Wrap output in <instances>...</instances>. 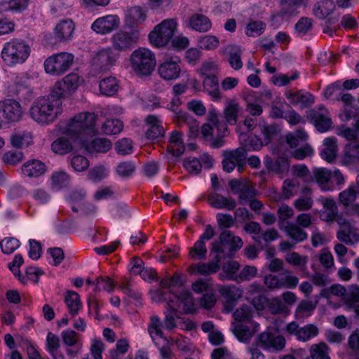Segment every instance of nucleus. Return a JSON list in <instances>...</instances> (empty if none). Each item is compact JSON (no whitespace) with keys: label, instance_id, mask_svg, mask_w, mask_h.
I'll return each mask as SVG.
<instances>
[{"label":"nucleus","instance_id":"1","mask_svg":"<svg viewBox=\"0 0 359 359\" xmlns=\"http://www.w3.org/2000/svg\"><path fill=\"white\" fill-rule=\"evenodd\" d=\"M239 105L233 102H229L224 110L225 122L221 121V116L215 109L210 110L208 115L209 123L201 127V135L205 140H209L210 146L219 149L224 145V137L227 135V123L236 124L240 112Z\"/></svg>","mask_w":359,"mask_h":359},{"label":"nucleus","instance_id":"2","mask_svg":"<svg viewBox=\"0 0 359 359\" xmlns=\"http://www.w3.org/2000/svg\"><path fill=\"white\" fill-rule=\"evenodd\" d=\"M156 294L158 295V301L167 302L168 308L165 312L164 325L168 330L176 327L175 321L178 317V313H191L195 310L191 294L188 291H184L179 295L170 293L166 297L160 289L157 290Z\"/></svg>","mask_w":359,"mask_h":359},{"label":"nucleus","instance_id":"3","mask_svg":"<svg viewBox=\"0 0 359 359\" xmlns=\"http://www.w3.org/2000/svg\"><path fill=\"white\" fill-rule=\"evenodd\" d=\"M62 100L52 90L46 95L35 100L29 109L32 119L41 124L54 121L62 111Z\"/></svg>","mask_w":359,"mask_h":359},{"label":"nucleus","instance_id":"4","mask_svg":"<svg viewBox=\"0 0 359 359\" xmlns=\"http://www.w3.org/2000/svg\"><path fill=\"white\" fill-rule=\"evenodd\" d=\"M97 115L82 112L75 115L67 124L65 133L72 138L79 140L82 144L97 133L95 123Z\"/></svg>","mask_w":359,"mask_h":359},{"label":"nucleus","instance_id":"5","mask_svg":"<svg viewBox=\"0 0 359 359\" xmlns=\"http://www.w3.org/2000/svg\"><path fill=\"white\" fill-rule=\"evenodd\" d=\"M29 45L24 40L13 39L6 42L1 50V58L9 66L22 64L29 57Z\"/></svg>","mask_w":359,"mask_h":359},{"label":"nucleus","instance_id":"6","mask_svg":"<svg viewBox=\"0 0 359 359\" xmlns=\"http://www.w3.org/2000/svg\"><path fill=\"white\" fill-rule=\"evenodd\" d=\"M130 62L133 70L140 76H149L156 67L155 55L146 48L134 50L130 57Z\"/></svg>","mask_w":359,"mask_h":359},{"label":"nucleus","instance_id":"7","mask_svg":"<svg viewBox=\"0 0 359 359\" xmlns=\"http://www.w3.org/2000/svg\"><path fill=\"white\" fill-rule=\"evenodd\" d=\"M177 22L174 19H167L157 25L149 34L151 45L156 48L165 46L172 38L177 29Z\"/></svg>","mask_w":359,"mask_h":359},{"label":"nucleus","instance_id":"8","mask_svg":"<svg viewBox=\"0 0 359 359\" xmlns=\"http://www.w3.org/2000/svg\"><path fill=\"white\" fill-rule=\"evenodd\" d=\"M74 61V55L67 52H62L48 57L44 62L46 73L59 76L67 71Z\"/></svg>","mask_w":359,"mask_h":359},{"label":"nucleus","instance_id":"9","mask_svg":"<svg viewBox=\"0 0 359 359\" xmlns=\"http://www.w3.org/2000/svg\"><path fill=\"white\" fill-rule=\"evenodd\" d=\"M23 109L20 102L8 98L0 101V128L3 123H14L21 120Z\"/></svg>","mask_w":359,"mask_h":359},{"label":"nucleus","instance_id":"10","mask_svg":"<svg viewBox=\"0 0 359 359\" xmlns=\"http://www.w3.org/2000/svg\"><path fill=\"white\" fill-rule=\"evenodd\" d=\"M307 121L314 125L318 131L327 132L332 128V121L330 112L323 105L306 111Z\"/></svg>","mask_w":359,"mask_h":359},{"label":"nucleus","instance_id":"11","mask_svg":"<svg viewBox=\"0 0 359 359\" xmlns=\"http://www.w3.org/2000/svg\"><path fill=\"white\" fill-rule=\"evenodd\" d=\"M140 32L137 29L129 31L121 30L113 35L111 42L113 48L118 51H128L137 43Z\"/></svg>","mask_w":359,"mask_h":359},{"label":"nucleus","instance_id":"12","mask_svg":"<svg viewBox=\"0 0 359 359\" xmlns=\"http://www.w3.org/2000/svg\"><path fill=\"white\" fill-rule=\"evenodd\" d=\"M256 343L257 346L267 351H280L285 346V339L283 336L268 330L259 334Z\"/></svg>","mask_w":359,"mask_h":359},{"label":"nucleus","instance_id":"13","mask_svg":"<svg viewBox=\"0 0 359 359\" xmlns=\"http://www.w3.org/2000/svg\"><path fill=\"white\" fill-rule=\"evenodd\" d=\"M285 332L289 335L295 336L299 341L306 342L316 337L319 330L313 324L299 327L296 322L292 321L287 325Z\"/></svg>","mask_w":359,"mask_h":359},{"label":"nucleus","instance_id":"14","mask_svg":"<svg viewBox=\"0 0 359 359\" xmlns=\"http://www.w3.org/2000/svg\"><path fill=\"white\" fill-rule=\"evenodd\" d=\"M24 260L21 255L18 254L15 256L13 260L8 264V268L12 271L15 276H17L19 280L25 284L27 283V279H34V277H36L35 281H38V276L43 273V271L34 266H29L26 269V275L27 278L25 276H22L20 271V266L23 264Z\"/></svg>","mask_w":359,"mask_h":359},{"label":"nucleus","instance_id":"15","mask_svg":"<svg viewBox=\"0 0 359 359\" xmlns=\"http://www.w3.org/2000/svg\"><path fill=\"white\" fill-rule=\"evenodd\" d=\"M180 59L177 56L166 57L158 69L160 76L165 80H174L180 76L181 67Z\"/></svg>","mask_w":359,"mask_h":359},{"label":"nucleus","instance_id":"16","mask_svg":"<svg viewBox=\"0 0 359 359\" xmlns=\"http://www.w3.org/2000/svg\"><path fill=\"white\" fill-rule=\"evenodd\" d=\"M120 25L119 18L116 15H107L95 20L91 29L100 34H109L116 29Z\"/></svg>","mask_w":359,"mask_h":359},{"label":"nucleus","instance_id":"17","mask_svg":"<svg viewBox=\"0 0 359 359\" xmlns=\"http://www.w3.org/2000/svg\"><path fill=\"white\" fill-rule=\"evenodd\" d=\"M79 82L78 74L71 73L67 75L62 81L57 82L51 90L61 100L65 91L70 92L76 90L79 86Z\"/></svg>","mask_w":359,"mask_h":359},{"label":"nucleus","instance_id":"18","mask_svg":"<svg viewBox=\"0 0 359 359\" xmlns=\"http://www.w3.org/2000/svg\"><path fill=\"white\" fill-rule=\"evenodd\" d=\"M184 24L187 28L201 33L207 32L212 28V22L209 18L199 13L191 15Z\"/></svg>","mask_w":359,"mask_h":359},{"label":"nucleus","instance_id":"19","mask_svg":"<svg viewBox=\"0 0 359 359\" xmlns=\"http://www.w3.org/2000/svg\"><path fill=\"white\" fill-rule=\"evenodd\" d=\"M210 257L212 259L208 263L199 262L191 266V271L203 276H210L217 272L220 268L219 263L222 258L217 254Z\"/></svg>","mask_w":359,"mask_h":359},{"label":"nucleus","instance_id":"20","mask_svg":"<svg viewBox=\"0 0 359 359\" xmlns=\"http://www.w3.org/2000/svg\"><path fill=\"white\" fill-rule=\"evenodd\" d=\"M233 235L229 230L223 231L219 237V241L212 243L210 256H213L215 254L218 255L222 259L226 258V253L224 250L225 245H230L233 239Z\"/></svg>","mask_w":359,"mask_h":359},{"label":"nucleus","instance_id":"21","mask_svg":"<svg viewBox=\"0 0 359 359\" xmlns=\"http://www.w3.org/2000/svg\"><path fill=\"white\" fill-rule=\"evenodd\" d=\"M219 291L224 297L226 306L229 308V311L233 310L238 300L240 299L243 294V292L240 287H237L233 285L223 286L220 287Z\"/></svg>","mask_w":359,"mask_h":359},{"label":"nucleus","instance_id":"22","mask_svg":"<svg viewBox=\"0 0 359 359\" xmlns=\"http://www.w3.org/2000/svg\"><path fill=\"white\" fill-rule=\"evenodd\" d=\"M208 202L214 208L226 209L233 210L236 207L235 199L231 197H225L217 193H212L208 195Z\"/></svg>","mask_w":359,"mask_h":359},{"label":"nucleus","instance_id":"23","mask_svg":"<svg viewBox=\"0 0 359 359\" xmlns=\"http://www.w3.org/2000/svg\"><path fill=\"white\" fill-rule=\"evenodd\" d=\"M74 31V25L71 20H64L57 24L54 29V36L58 42H65L71 39Z\"/></svg>","mask_w":359,"mask_h":359},{"label":"nucleus","instance_id":"24","mask_svg":"<svg viewBox=\"0 0 359 359\" xmlns=\"http://www.w3.org/2000/svg\"><path fill=\"white\" fill-rule=\"evenodd\" d=\"M146 123L149 126L146 132L147 139L154 140L164 135L165 130L163 127V122L156 116L148 115L146 118Z\"/></svg>","mask_w":359,"mask_h":359},{"label":"nucleus","instance_id":"25","mask_svg":"<svg viewBox=\"0 0 359 359\" xmlns=\"http://www.w3.org/2000/svg\"><path fill=\"white\" fill-rule=\"evenodd\" d=\"M286 97L292 104H299L302 107L304 108L309 107L315 102L314 95L309 92H305L304 90L287 93Z\"/></svg>","mask_w":359,"mask_h":359},{"label":"nucleus","instance_id":"26","mask_svg":"<svg viewBox=\"0 0 359 359\" xmlns=\"http://www.w3.org/2000/svg\"><path fill=\"white\" fill-rule=\"evenodd\" d=\"M22 173L29 177H37L46 172L45 164L39 160L28 161L22 166Z\"/></svg>","mask_w":359,"mask_h":359},{"label":"nucleus","instance_id":"27","mask_svg":"<svg viewBox=\"0 0 359 359\" xmlns=\"http://www.w3.org/2000/svg\"><path fill=\"white\" fill-rule=\"evenodd\" d=\"M76 332L72 330H67L61 333L62 343L64 345L70 347L66 349L67 355L75 357L78 352V338Z\"/></svg>","mask_w":359,"mask_h":359},{"label":"nucleus","instance_id":"28","mask_svg":"<svg viewBox=\"0 0 359 359\" xmlns=\"http://www.w3.org/2000/svg\"><path fill=\"white\" fill-rule=\"evenodd\" d=\"M223 156H228L236 165L238 171L243 172L247 163V154L244 148L238 147L234 150H225L223 151Z\"/></svg>","mask_w":359,"mask_h":359},{"label":"nucleus","instance_id":"29","mask_svg":"<svg viewBox=\"0 0 359 359\" xmlns=\"http://www.w3.org/2000/svg\"><path fill=\"white\" fill-rule=\"evenodd\" d=\"M323 147L320 154L321 158L329 163L333 162L337 157L338 151L336 138H325L323 140Z\"/></svg>","mask_w":359,"mask_h":359},{"label":"nucleus","instance_id":"30","mask_svg":"<svg viewBox=\"0 0 359 359\" xmlns=\"http://www.w3.org/2000/svg\"><path fill=\"white\" fill-rule=\"evenodd\" d=\"M335 9V4L332 0H320L313 8V15L318 19H325Z\"/></svg>","mask_w":359,"mask_h":359},{"label":"nucleus","instance_id":"31","mask_svg":"<svg viewBox=\"0 0 359 359\" xmlns=\"http://www.w3.org/2000/svg\"><path fill=\"white\" fill-rule=\"evenodd\" d=\"M323 210L320 212V219L325 222L334 221L338 214V208L335 201L331 198H326L323 201Z\"/></svg>","mask_w":359,"mask_h":359},{"label":"nucleus","instance_id":"32","mask_svg":"<svg viewBox=\"0 0 359 359\" xmlns=\"http://www.w3.org/2000/svg\"><path fill=\"white\" fill-rule=\"evenodd\" d=\"M168 150L173 156H180L184 151V147L182 141V133L174 130L171 133L168 145Z\"/></svg>","mask_w":359,"mask_h":359},{"label":"nucleus","instance_id":"33","mask_svg":"<svg viewBox=\"0 0 359 359\" xmlns=\"http://www.w3.org/2000/svg\"><path fill=\"white\" fill-rule=\"evenodd\" d=\"M203 83L205 91L208 93L212 100L218 101L221 99L222 95L219 89V80L215 75L204 77Z\"/></svg>","mask_w":359,"mask_h":359},{"label":"nucleus","instance_id":"34","mask_svg":"<svg viewBox=\"0 0 359 359\" xmlns=\"http://www.w3.org/2000/svg\"><path fill=\"white\" fill-rule=\"evenodd\" d=\"M312 180L314 179L323 191H330L331 187L327 184L332 177V172L327 168H317L313 170Z\"/></svg>","mask_w":359,"mask_h":359},{"label":"nucleus","instance_id":"35","mask_svg":"<svg viewBox=\"0 0 359 359\" xmlns=\"http://www.w3.org/2000/svg\"><path fill=\"white\" fill-rule=\"evenodd\" d=\"M342 161L347 165L359 162V140L345 146Z\"/></svg>","mask_w":359,"mask_h":359},{"label":"nucleus","instance_id":"36","mask_svg":"<svg viewBox=\"0 0 359 359\" xmlns=\"http://www.w3.org/2000/svg\"><path fill=\"white\" fill-rule=\"evenodd\" d=\"M285 232L294 243H299L306 241L308 238L307 233L297 224L287 223L285 227Z\"/></svg>","mask_w":359,"mask_h":359},{"label":"nucleus","instance_id":"37","mask_svg":"<svg viewBox=\"0 0 359 359\" xmlns=\"http://www.w3.org/2000/svg\"><path fill=\"white\" fill-rule=\"evenodd\" d=\"M65 302L69 313L75 316L81 308V302L79 294L74 291L67 290L65 296Z\"/></svg>","mask_w":359,"mask_h":359},{"label":"nucleus","instance_id":"38","mask_svg":"<svg viewBox=\"0 0 359 359\" xmlns=\"http://www.w3.org/2000/svg\"><path fill=\"white\" fill-rule=\"evenodd\" d=\"M146 19V14L139 6L130 8L126 16V25L133 27L135 25L142 23Z\"/></svg>","mask_w":359,"mask_h":359},{"label":"nucleus","instance_id":"39","mask_svg":"<svg viewBox=\"0 0 359 359\" xmlns=\"http://www.w3.org/2000/svg\"><path fill=\"white\" fill-rule=\"evenodd\" d=\"M118 55L111 48L101 50L97 54V62L104 69L115 65Z\"/></svg>","mask_w":359,"mask_h":359},{"label":"nucleus","instance_id":"40","mask_svg":"<svg viewBox=\"0 0 359 359\" xmlns=\"http://www.w3.org/2000/svg\"><path fill=\"white\" fill-rule=\"evenodd\" d=\"M60 346L59 337L48 332L46 337V349L54 359H64V355L58 351Z\"/></svg>","mask_w":359,"mask_h":359},{"label":"nucleus","instance_id":"41","mask_svg":"<svg viewBox=\"0 0 359 359\" xmlns=\"http://www.w3.org/2000/svg\"><path fill=\"white\" fill-rule=\"evenodd\" d=\"M239 269V264L236 261H229L222 266L223 273L219 274V278L222 280H238L236 272Z\"/></svg>","mask_w":359,"mask_h":359},{"label":"nucleus","instance_id":"42","mask_svg":"<svg viewBox=\"0 0 359 359\" xmlns=\"http://www.w3.org/2000/svg\"><path fill=\"white\" fill-rule=\"evenodd\" d=\"M264 163L268 170L277 173H282L289 168L287 158L282 156H279L275 160H273L271 157H266Z\"/></svg>","mask_w":359,"mask_h":359},{"label":"nucleus","instance_id":"43","mask_svg":"<svg viewBox=\"0 0 359 359\" xmlns=\"http://www.w3.org/2000/svg\"><path fill=\"white\" fill-rule=\"evenodd\" d=\"M118 89V81L114 76L106 77L100 82V90L104 95L112 96L117 93Z\"/></svg>","mask_w":359,"mask_h":359},{"label":"nucleus","instance_id":"44","mask_svg":"<svg viewBox=\"0 0 359 359\" xmlns=\"http://www.w3.org/2000/svg\"><path fill=\"white\" fill-rule=\"evenodd\" d=\"M245 135L241 137V148H244L245 154L250 151H258L260 150L264 144L263 141L256 135H250L246 138Z\"/></svg>","mask_w":359,"mask_h":359},{"label":"nucleus","instance_id":"45","mask_svg":"<svg viewBox=\"0 0 359 359\" xmlns=\"http://www.w3.org/2000/svg\"><path fill=\"white\" fill-rule=\"evenodd\" d=\"M308 138V134L302 128L298 129L285 135L286 143L290 148H296L301 142H306Z\"/></svg>","mask_w":359,"mask_h":359},{"label":"nucleus","instance_id":"46","mask_svg":"<svg viewBox=\"0 0 359 359\" xmlns=\"http://www.w3.org/2000/svg\"><path fill=\"white\" fill-rule=\"evenodd\" d=\"M229 50V62L230 66L235 70H238L243 67L241 60L242 50L239 46H230Z\"/></svg>","mask_w":359,"mask_h":359},{"label":"nucleus","instance_id":"47","mask_svg":"<svg viewBox=\"0 0 359 359\" xmlns=\"http://www.w3.org/2000/svg\"><path fill=\"white\" fill-rule=\"evenodd\" d=\"M304 0H281V10L278 15H292L296 13L297 9L304 4Z\"/></svg>","mask_w":359,"mask_h":359},{"label":"nucleus","instance_id":"48","mask_svg":"<svg viewBox=\"0 0 359 359\" xmlns=\"http://www.w3.org/2000/svg\"><path fill=\"white\" fill-rule=\"evenodd\" d=\"M111 142L107 138H95L88 146V150L91 153H106L111 148Z\"/></svg>","mask_w":359,"mask_h":359},{"label":"nucleus","instance_id":"49","mask_svg":"<svg viewBox=\"0 0 359 359\" xmlns=\"http://www.w3.org/2000/svg\"><path fill=\"white\" fill-rule=\"evenodd\" d=\"M285 261L290 265L298 267L300 270L304 271L306 270L308 263V257L300 255L296 252H289L285 255Z\"/></svg>","mask_w":359,"mask_h":359},{"label":"nucleus","instance_id":"50","mask_svg":"<svg viewBox=\"0 0 359 359\" xmlns=\"http://www.w3.org/2000/svg\"><path fill=\"white\" fill-rule=\"evenodd\" d=\"M11 144L13 147L20 148L32 142V136L27 132H15L11 135Z\"/></svg>","mask_w":359,"mask_h":359},{"label":"nucleus","instance_id":"51","mask_svg":"<svg viewBox=\"0 0 359 359\" xmlns=\"http://www.w3.org/2000/svg\"><path fill=\"white\" fill-rule=\"evenodd\" d=\"M302 192L304 196L299 197L294 202V205L297 209L300 211H306L311 208L313 205V199L308 194L311 192L310 189L308 187H304Z\"/></svg>","mask_w":359,"mask_h":359},{"label":"nucleus","instance_id":"52","mask_svg":"<svg viewBox=\"0 0 359 359\" xmlns=\"http://www.w3.org/2000/svg\"><path fill=\"white\" fill-rule=\"evenodd\" d=\"M329 352L330 348L324 342L313 344L310 348V355L312 359H331Z\"/></svg>","mask_w":359,"mask_h":359},{"label":"nucleus","instance_id":"53","mask_svg":"<svg viewBox=\"0 0 359 359\" xmlns=\"http://www.w3.org/2000/svg\"><path fill=\"white\" fill-rule=\"evenodd\" d=\"M72 148L70 141L64 137L57 138L51 144L53 152L61 155L70 152Z\"/></svg>","mask_w":359,"mask_h":359},{"label":"nucleus","instance_id":"54","mask_svg":"<svg viewBox=\"0 0 359 359\" xmlns=\"http://www.w3.org/2000/svg\"><path fill=\"white\" fill-rule=\"evenodd\" d=\"M123 127V122L119 119H107L102 126V131L105 135H116L122 130Z\"/></svg>","mask_w":359,"mask_h":359},{"label":"nucleus","instance_id":"55","mask_svg":"<svg viewBox=\"0 0 359 359\" xmlns=\"http://www.w3.org/2000/svg\"><path fill=\"white\" fill-rule=\"evenodd\" d=\"M232 330L236 338L243 342H248L254 334V332L248 326L241 323L235 325Z\"/></svg>","mask_w":359,"mask_h":359},{"label":"nucleus","instance_id":"56","mask_svg":"<svg viewBox=\"0 0 359 359\" xmlns=\"http://www.w3.org/2000/svg\"><path fill=\"white\" fill-rule=\"evenodd\" d=\"M266 24L261 20L252 21L247 24L245 34L251 37L259 36L265 30Z\"/></svg>","mask_w":359,"mask_h":359},{"label":"nucleus","instance_id":"57","mask_svg":"<svg viewBox=\"0 0 359 359\" xmlns=\"http://www.w3.org/2000/svg\"><path fill=\"white\" fill-rule=\"evenodd\" d=\"M299 182L296 178L288 179L284 181L283 186V195L285 198H289L297 194L299 191Z\"/></svg>","mask_w":359,"mask_h":359},{"label":"nucleus","instance_id":"58","mask_svg":"<svg viewBox=\"0 0 359 359\" xmlns=\"http://www.w3.org/2000/svg\"><path fill=\"white\" fill-rule=\"evenodd\" d=\"M313 20L307 17H302L295 24L294 29L300 36L306 35L313 28Z\"/></svg>","mask_w":359,"mask_h":359},{"label":"nucleus","instance_id":"59","mask_svg":"<svg viewBox=\"0 0 359 359\" xmlns=\"http://www.w3.org/2000/svg\"><path fill=\"white\" fill-rule=\"evenodd\" d=\"M136 166L131 161L119 163L116 167V173L121 177H130L135 171Z\"/></svg>","mask_w":359,"mask_h":359},{"label":"nucleus","instance_id":"60","mask_svg":"<svg viewBox=\"0 0 359 359\" xmlns=\"http://www.w3.org/2000/svg\"><path fill=\"white\" fill-rule=\"evenodd\" d=\"M219 44L218 38L213 35H205L198 39V46L205 50H215Z\"/></svg>","mask_w":359,"mask_h":359},{"label":"nucleus","instance_id":"61","mask_svg":"<svg viewBox=\"0 0 359 359\" xmlns=\"http://www.w3.org/2000/svg\"><path fill=\"white\" fill-rule=\"evenodd\" d=\"M51 181L53 189L60 190L68 186L69 177L65 172H56L53 174Z\"/></svg>","mask_w":359,"mask_h":359},{"label":"nucleus","instance_id":"62","mask_svg":"<svg viewBox=\"0 0 359 359\" xmlns=\"http://www.w3.org/2000/svg\"><path fill=\"white\" fill-rule=\"evenodd\" d=\"M280 276L282 289H294L298 285V277L293 275L290 271L286 270Z\"/></svg>","mask_w":359,"mask_h":359},{"label":"nucleus","instance_id":"63","mask_svg":"<svg viewBox=\"0 0 359 359\" xmlns=\"http://www.w3.org/2000/svg\"><path fill=\"white\" fill-rule=\"evenodd\" d=\"M207 249L205 242L198 240L193 248H191L189 255L193 259H203L205 258Z\"/></svg>","mask_w":359,"mask_h":359},{"label":"nucleus","instance_id":"64","mask_svg":"<svg viewBox=\"0 0 359 359\" xmlns=\"http://www.w3.org/2000/svg\"><path fill=\"white\" fill-rule=\"evenodd\" d=\"M183 165L190 173L198 175L202 169V164L200 159L196 157H188L184 159Z\"/></svg>","mask_w":359,"mask_h":359}]
</instances>
